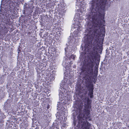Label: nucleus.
Masks as SVG:
<instances>
[{"instance_id":"nucleus-9","label":"nucleus","mask_w":129,"mask_h":129,"mask_svg":"<svg viewBox=\"0 0 129 129\" xmlns=\"http://www.w3.org/2000/svg\"><path fill=\"white\" fill-rule=\"evenodd\" d=\"M93 88L92 86L91 85L88 88V91L89 92L88 93V96L90 97V98H92L93 97Z\"/></svg>"},{"instance_id":"nucleus-13","label":"nucleus","mask_w":129,"mask_h":129,"mask_svg":"<svg viewBox=\"0 0 129 129\" xmlns=\"http://www.w3.org/2000/svg\"><path fill=\"white\" fill-rule=\"evenodd\" d=\"M75 28H77L78 31H81L82 29L81 26L80 24H79V25H75Z\"/></svg>"},{"instance_id":"nucleus-10","label":"nucleus","mask_w":129,"mask_h":129,"mask_svg":"<svg viewBox=\"0 0 129 129\" xmlns=\"http://www.w3.org/2000/svg\"><path fill=\"white\" fill-rule=\"evenodd\" d=\"M65 4L63 3H61L60 4L58 5V10L59 12L63 10L65 8L64 5Z\"/></svg>"},{"instance_id":"nucleus-19","label":"nucleus","mask_w":129,"mask_h":129,"mask_svg":"<svg viewBox=\"0 0 129 129\" xmlns=\"http://www.w3.org/2000/svg\"><path fill=\"white\" fill-rule=\"evenodd\" d=\"M62 86H63V87H63L64 86L63 85H62Z\"/></svg>"},{"instance_id":"nucleus-8","label":"nucleus","mask_w":129,"mask_h":129,"mask_svg":"<svg viewBox=\"0 0 129 129\" xmlns=\"http://www.w3.org/2000/svg\"><path fill=\"white\" fill-rule=\"evenodd\" d=\"M76 1V5L78 7L81 8L84 7V0H75Z\"/></svg>"},{"instance_id":"nucleus-12","label":"nucleus","mask_w":129,"mask_h":129,"mask_svg":"<svg viewBox=\"0 0 129 129\" xmlns=\"http://www.w3.org/2000/svg\"><path fill=\"white\" fill-rule=\"evenodd\" d=\"M81 9H79L76 11L75 16H79L82 15V12L81 10Z\"/></svg>"},{"instance_id":"nucleus-6","label":"nucleus","mask_w":129,"mask_h":129,"mask_svg":"<svg viewBox=\"0 0 129 129\" xmlns=\"http://www.w3.org/2000/svg\"><path fill=\"white\" fill-rule=\"evenodd\" d=\"M59 96L60 100L62 101V100H66V102H67L69 100L70 96L68 95L67 91L64 88L59 92Z\"/></svg>"},{"instance_id":"nucleus-7","label":"nucleus","mask_w":129,"mask_h":129,"mask_svg":"<svg viewBox=\"0 0 129 129\" xmlns=\"http://www.w3.org/2000/svg\"><path fill=\"white\" fill-rule=\"evenodd\" d=\"M94 66L93 60L92 59L88 62L87 65L88 68L87 69V72L89 75L92 73Z\"/></svg>"},{"instance_id":"nucleus-16","label":"nucleus","mask_w":129,"mask_h":129,"mask_svg":"<svg viewBox=\"0 0 129 129\" xmlns=\"http://www.w3.org/2000/svg\"><path fill=\"white\" fill-rule=\"evenodd\" d=\"M55 127H56V128L57 129H58V125H55Z\"/></svg>"},{"instance_id":"nucleus-1","label":"nucleus","mask_w":129,"mask_h":129,"mask_svg":"<svg viewBox=\"0 0 129 129\" xmlns=\"http://www.w3.org/2000/svg\"><path fill=\"white\" fill-rule=\"evenodd\" d=\"M99 17H92L90 20H89L88 22V27L90 28L93 29L94 28L96 30L95 32L97 33L99 32V29L100 30V32L98 35L103 38L105 36V30L103 27L101 28L100 24H103L105 21L103 20H99L98 19Z\"/></svg>"},{"instance_id":"nucleus-21","label":"nucleus","mask_w":129,"mask_h":129,"mask_svg":"<svg viewBox=\"0 0 129 129\" xmlns=\"http://www.w3.org/2000/svg\"><path fill=\"white\" fill-rule=\"evenodd\" d=\"M61 85H62V84H61V86H62Z\"/></svg>"},{"instance_id":"nucleus-20","label":"nucleus","mask_w":129,"mask_h":129,"mask_svg":"<svg viewBox=\"0 0 129 129\" xmlns=\"http://www.w3.org/2000/svg\"><path fill=\"white\" fill-rule=\"evenodd\" d=\"M59 13L61 14V12H59Z\"/></svg>"},{"instance_id":"nucleus-5","label":"nucleus","mask_w":129,"mask_h":129,"mask_svg":"<svg viewBox=\"0 0 129 129\" xmlns=\"http://www.w3.org/2000/svg\"><path fill=\"white\" fill-rule=\"evenodd\" d=\"M103 38L98 39L94 41L93 43V49L96 51H101L102 49V45L103 43Z\"/></svg>"},{"instance_id":"nucleus-4","label":"nucleus","mask_w":129,"mask_h":129,"mask_svg":"<svg viewBox=\"0 0 129 129\" xmlns=\"http://www.w3.org/2000/svg\"><path fill=\"white\" fill-rule=\"evenodd\" d=\"M10 2L8 1V0H2L1 6L0 16H7L6 11L9 10L11 8L10 5H9Z\"/></svg>"},{"instance_id":"nucleus-11","label":"nucleus","mask_w":129,"mask_h":129,"mask_svg":"<svg viewBox=\"0 0 129 129\" xmlns=\"http://www.w3.org/2000/svg\"><path fill=\"white\" fill-rule=\"evenodd\" d=\"M66 75V74H65V77L64 78V80H63L64 82V85H65L66 84L68 85L71 84V82L69 80L65 77Z\"/></svg>"},{"instance_id":"nucleus-17","label":"nucleus","mask_w":129,"mask_h":129,"mask_svg":"<svg viewBox=\"0 0 129 129\" xmlns=\"http://www.w3.org/2000/svg\"><path fill=\"white\" fill-rule=\"evenodd\" d=\"M23 0H20V2H21L22 3L23 2Z\"/></svg>"},{"instance_id":"nucleus-2","label":"nucleus","mask_w":129,"mask_h":129,"mask_svg":"<svg viewBox=\"0 0 129 129\" xmlns=\"http://www.w3.org/2000/svg\"><path fill=\"white\" fill-rule=\"evenodd\" d=\"M105 6H101L100 8L95 3L92 4L90 8L92 16H104Z\"/></svg>"},{"instance_id":"nucleus-22","label":"nucleus","mask_w":129,"mask_h":129,"mask_svg":"<svg viewBox=\"0 0 129 129\" xmlns=\"http://www.w3.org/2000/svg\"><path fill=\"white\" fill-rule=\"evenodd\" d=\"M61 12H63V11H61Z\"/></svg>"},{"instance_id":"nucleus-15","label":"nucleus","mask_w":129,"mask_h":129,"mask_svg":"<svg viewBox=\"0 0 129 129\" xmlns=\"http://www.w3.org/2000/svg\"><path fill=\"white\" fill-rule=\"evenodd\" d=\"M69 48H66L65 49V51L66 53L68 52Z\"/></svg>"},{"instance_id":"nucleus-3","label":"nucleus","mask_w":129,"mask_h":129,"mask_svg":"<svg viewBox=\"0 0 129 129\" xmlns=\"http://www.w3.org/2000/svg\"><path fill=\"white\" fill-rule=\"evenodd\" d=\"M90 109H88L85 112L86 115L85 118L84 116L83 117H81L80 115L78 116L77 118L79 119V123L81 125L82 129H89L90 126V124L87 122L86 119L87 118L90 117Z\"/></svg>"},{"instance_id":"nucleus-18","label":"nucleus","mask_w":129,"mask_h":129,"mask_svg":"<svg viewBox=\"0 0 129 129\" xmlns=\"http://www.w3.org/2000/svg\"><path fill=\"white\" fill-rule=\"evenodd\" d=\"M90 17H90V16H89V17H88V18L89 19V18H90Z\"/></svg>"},{"instance_id":"nucleus-23","label":"nucleus","mask_w":129,"mask_h":129,"mask_svg":"<svg viewBox=\"0 0 129 129\" xmlns=\"http://www.w3.org/2000/svg\"><path fill=\"white\" fill-rule=\"evenodd\" d=\"M109 1H110V0H109Z\"/></svg>"},{"instance_id":"nucleus-14","label":"nucleus","mask_w":129,"mask_h":129,"mask_svg":"<svg viewBox=\"0 0 129 129\" xmlns=\"http://www.w3.org/2000/svg\"><path fill=\"white\" fill-rule=\"evenodd\" d=\"M76 56L75 55H72L71 56H70L71 57V58H72L73 59H74L75 58V57Z\"/></svg>"}]
</instances>
